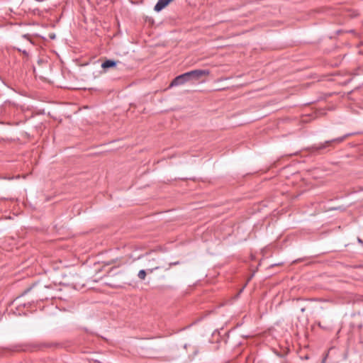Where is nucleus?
Wrapping results in <instances>:
<instances>
[{"instance_id": "f257e3e1", "label": "nucleus", "mask_w": 363, "mask_h": 363, "mask_svg": "<svg viewBox=\"0 0 363 363\" xmlns=\"http://www.w3.org/2000/svg\"><path fill=\"white\" fill-rule=\"evenodd\" d=\"M33 46L32 40L26 35L22 36L21 39L17 42V45L15 48L23 53L24 58L26 60H29L30 48Z\"/></svg>"}, {"instance_id": "f03ea898", "label": "nucleus", "mask_w": 363, "mask_h": 363, "mask_svg": "<svg viewBox=\"0 0 363 363\" xmlns=\"http://www.w3.org/2000/svg\"><path fill=\"white\" fill-rule=\"evenodd\" d=\"M190 79L199 80L203 76H208L210 71L208 69H194L187 72Z\"/></svg>"}, {"instance_id": "7ed1b4c3", "label": "nucleus", "mask_w": 363, "mask_h": 363, "mask_svg": "<svg viewBox=\"0 0 363 363\" xmlns=\"http://www.w3.org/2000/svg\"><path fill=\"white\" fill-rule=\"evenodd\" d=\"M189 80H191L190 77H189L188 73L186 72V73H184L182 74H180V75L176 77L171 82L169 86L172 87V86H179V85L184 84V83H186V82H188Z\"/></svg>"}, {"instance_id": "20e7f679", "label": "nucleus", "mask_w": 363, "mask_h": 363, "mask_svg": "<svg viewBox=\"0 0 363 363\" xmlns=\"http://www.w3.org/2000/svg\"><path fill=\"white\" fill-rule=\"evenodd\" d=\"M172 0H158L154 7V10L157 12L162 11L166 7Z\"/></svg>"}, {"instance_id": "39448f33", "label": "nucleus", "mask_w": 363, "mask_h": 363, "mask_svg": "<svg viewBox=\"0 0 363 363\" xmlns=\"http://www.w3.org/2000/svg\"><path fill=\"white\" fill-rule=\"evenodd\" d=\"M347 135H346L340 137V138H335V139H333V140H331L325 141L324 145H321L318 148V149L325 148V147L329 146L332 143H342L347 138Z\"/></svg>"}, {"instance_id": "423d86ee", "label": "nucleus", "mask_w": 363, "mask_h": 363, "mask_svg": "<svg viewBox=\"0 0 363 363\" xmlns=\"http://www.w3.org/2000/svg\"><path fill=\"white\" fill-rule=\"evenodd\" d=\"M116 65V62L112 60H107L101 64V67L104 69L114 67Z\"/></svg>"}, {"instance_id": "0eeeda50", "label": "nucleus", "mask_w": 363, "mask_h": 363, "mask_svg": "<svg viewBox=\"0 0 363 363\" xmlns=\"http://www.w3.org/2000/svg\"><path fill=\"white\" fill-rule=\"evenodd\" d=\"M33 349L28 348L27 346H15L13 348V351H26L33 350Z\"/></svg>"}, {"instance_id": "6e6552de", "label": "nucleus", "mask_w": 363, "mask_h": 363, "mask_svg": "<svg viewBox=\"0 0 363 363\" xmlns=\"http://www.w3.org/2000/svg\"><path fill=\"white\" fill-rule=\"evenodd\" d=\"M147 272L145 269H141L138 272V277L140 280H145Z\"/></svg>"}, {"instance_id": "1a4fd4ad", "label": "nucleus", "mask_w": 363, "mask_h": 363, "mask_svg": "<svg viewBox=\"0 0 363 363\" xmlns=\"http://www.w3.org/2000/svg\"><path fill=\"white\" fill-rule=\"evenodd\" d=\"M162 267L160 265H155V266H153L151 269H147V272H149L150 273H152L155 270H157L158 269H160Z\"/></svg>"}, {"instance_id": "9d476101", "label": "nucleus", "mask_w": 363, "mask_h": 363, "mask_svg": "<svg viewBox=\"0 0 363 363\" xmlns=\"http://www.w3.org/2000/svg\"><path fill=\"white\" fill-rule=\"evenodd\" d=\"M179 264H180V262L179 261L169 262V267L166 269V270H169L172 266L178 265Z\"/></svg>"}]
</instances>
